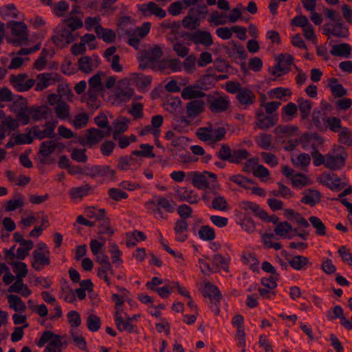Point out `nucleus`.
Wrapping results in <instances>:
<instances>
[{
  "mask_svg": "<svg viewBox=\"0 0 352 352\" xmlns=\"http://www.w3.org/2000/svg\"><path fill=\"white\" fill-rule=\"evenodd\" d=\"M144 205L155 218L161 219H167V214L173 213L175 210V204L171 199L161 195H154Z\"/></svg>",
  "mask_w": 352,
  "mask_h": 352,
  "instance_id": "nucleus-1",
  "label": "nucleus"
},
{
  "mask_svg": "<svg viewBox=\"0 0 352 352\" xmlns=\"http://www.w3.org/2000/svg\"><path fill=\"white\" fill-rule=\"evenodd\" d=\"M348 153L342 146H334L326 154L325 167L331 170L342 169L346 164Z\"/></svg>",
  "mask_w": 352,
  "mask_h": 352,
  "instance_id": "nucleus-2",
  "label": "nucleus"
},
{
  "mask_svg": "<svg viewBox=\"0 0 352 352\" xmlns=\"http://www.w3.org/2000/svg\"><path fill=\"white\" fill-rule=\"evenodd\" d=\"M62 336L56 334L51 331H45L41 335L37 345L42 347L45 343L49 342L45 349L44 352H61Z\"/></svg>",
  "mask_w": 352,
  "mask_h": 352,
  "instance_id": "nucleus-3",
  "label": "nucleus"
},
{
  "mask_svg": "<svg viewBox=\"0 0 352 352\" xmlns=\"http://www.w3.org/2000/svg\"><path fill=\"white\" fill-rule=\"evenodd\" d=\"M7 28H10L12 35L16 36V38L10 40V43L16 46H21L28 41V26L23 22L11 21L7 23Z\"/></svg>",
  "mask_w": 352,
  "mask_h": 352,
  "instance_id": "nucleus-4",
  "label": "nucleus"
},
{
  "mask_svg": "<svg viewBox=\"0 0 352 352\" xmlns=\"http://www.w3.org/2000/svg\"><path fill=\"white\" fill-rule=\"evenodd\" d=\"M207 104L208 109L213 113L226 112L230 106V101L228 96L207 95Z\"/></svg>",
  "mask_w": 352,
  "mask_h": 352,
  "instance_id": "nucleus-5",
  "label": "nucleus"
},
{
  "mask_svg": "<svg viewBox=\"0 0 352 352\" xmlns=\"http://www.w3.org/2000/svg\"><path fill=\"white\" fill-rule=\"evenodd\" d=\"M78 37V33L71 32L69 28L61 26L52 39L57 47L63 48L76 41Z\"/></svg>",
  "mask_w": 352,
  "mask_h": 352,
  "instance_id": "nucleus-6",
  "label": "nucleus"
},
{
  "mask_svg": "<svg viewBox=\"0 0 352 352\" xmlns=\"http://www.w3.org/2000/svg\"><path fill=\"white\" fill-rule=\"evenodd\" d=\"M202 294L205 298H209L212 304V309L214 314H219L220 309L219 304L222 298V295L218 287L210 283H207L202 290Z\"/></svg>",
  "mask_w": 352,
  "mask_h": 352,
  "instance_id": "nucleus-7",
  "label": "nucleus"
},
{
  "mask_svg": "<svg viewBox=\"0 0 352 352\" xmlns=\"http://www.w3.org/2000/svg\"><path fill=\"white\" fill-rule=\"evenodd\" d=\"M27 74H19L18 75H12L10 78V82L13 87L19 92H24L30 90L35 84V80L30 78Z\"/></svg>",
  "mask_w": 352,
  "mask_h": 352,
  "instance_id": "nucleus-8",
  "label": "nucleus"
},
{
  "mask_svg": "<svg viewBox=\"0 0 352 352\" xmlns=\"http://www.w3.org/2000/svg\"><path fill=\"white\" fill-rule=\"evenodd\" d=\"M299 142L304 149L311 148L313 151L318 150L323 144L324 139L317 133H306L300 138Z\"/></svg>",
  "mask_w": 352,
  "mask_h": 352,
  "instance_id": "nucleus-9",
  "label": "nucleus"
},
{
  "mask_svg": "<svg viewBox=\"0 0 352 352\" xmlns=\"http://www.w3.org/2000/svg\"><path fill=\"white\" fill-rule=\"evenodd\" d=\"M318 181L334 192H338L346 186V184L342 182L341 179L335 174L323 173L318 178Z\"/></svg>",
  "mask_w": 352,
  "mask_h": 352,
  "instance_id": "nucleus-10",
  "label": "nucleus"
},
{
  "mask_svg": "<svg viewBox=\"0 0 352 352\" xmlns=\"http://www.w3.org/2000/svg\"><path fill=\"white\" fill-rule=\"evenodd\" d=\"M60 146H63L61 143L56 140H50L43 142L39 146V151L38 152L40 164H45L49 163L47 160V157L52 154L56 148Z\"/></svg>",
  "mask_w": 352,
  "mask_h": 352,
  "instance_id": "nucleus-11",
  "label": "nucleus"
},
{
  "mask_svg": "<svg viewBox=\"0 0 352 352\" xmlns=\"http://www.w3.org/2000/svg\"><path fill=\"white\" fill-rule=\"evenodd\" d=\"M56 122H47L45 123L44 130H41L39 126L34 125L30 129V132L33 134L34 137L41 140L45 138H54L55 137L54 129L56 128Z\"/></svg>",
  "mask_w": 352,
  "mask_h": 352,
  "instance_id": "nucleus-12",
  "label": "nucleus"
},
{
  "mask_svg": "<svg viewBox=\"0 0 352 352\" xmlns=\"http://www.w3.org/2000/svg\"><path fill=\"white\" fill-rule=\"evenodd\" d=\"M138 8L139 12H140L144 16L155 15L160 19H163L166 15V11L153 1L138 5Z\"/></svg>",
  "mask_w": 352,
  "mask_h": 352,
  "instance_id": "nucleus-13",
  "label": "nucleus"
},
{
  "mask_svg": "<svg viewBox=\"0 0 352 352\" xmlns=\"http://www.w3.org/2000/svg\"><path fill=\"white\" fill-rule=\"evenodd\" d=\"M103 90V86L101 82V74L98 72L89 80V89L87 91L88 104L90 101L96 102L98 94Z\"/></svg>",
  "mask_w": 352,
  "mask_h": 352,
  "instance_id": "nucleus-14",
  "label": "nucleus"
},
{
  "mask_svg": "<svg viewBox=\"0 0 352 352\" xmlns=\"http://www.w3.org/2000/svg\"><path fill=\"white\" fill-rule=\"evenodd\" d=\"M129 82L127 79L120 80L115 89V96L121 101H129L133 96L134 91L129 87Z\"/></svg>",
  "mask_w": 352,
  "mask_h": 352,
  "instance_id": "nucleus-15",
  "label": "nucleus"
},
{
  "mask_svg": "<svg viewBox=\"0 0 352 352\" xmlns=\"http://www.w3.org/2000/svg\"><path fill=\"white\" fill-rule=\"evenodd\" d=\"M256 124L262 130H267L270 127L275 126L278 121V118L276 116H265L262 109L256 110Z\"/></svg>",
  "mask_w": 352,
  "mask_h": 352,
  "instance_id": "nucleus-16",
  "label": "nucleus"
},
{
  "mask_svg": "<svg viewBox=\"0 0 352 352\" xmlns=\"http://www.w3.org/2000/svg\"><path fill=\"white\" fill-rule=\"evenodd\" d=\"M115 323L118 330L120 332L126 331L129 333H137L135 326L131 324L132 318H129V316L126 314V320H124L121 316L120 310L115 311Z\"/></svg>",
  "mask_w": 352,
  "mask_h": 352,
  "instance_id": "nucleus-17",
  "label": "nucleus"
},
{
  "mask_svg": "<svg viewBox=\"0 0 352 352\" xmlns=\"http://www.w3.org/2000/svg\"><path fill=\"white\" fill-rule=\"evenodd\" d=\"M38 81L36 84L35 90L42 91L50 85L58 81L59 76L57 74L43 73L37 76Z\"/></svg>",
  "mask_w": 352,
  "mask_h": 352,
  "instance_id": "nucleus-18",
  "label": "nucleus"
},
{
  "mask_svg": "<svg viewBox=\"0 0 352 352\" xmlns=\"http://www.w3.org/2000/svg\"><path fill=\"white\" fill-rule=\"evenodd\" d=\"M87 140L89 146H92L102 141L106 137L110 136L111 133L109 131H104L103 130L97 128H90L86 131Z\"/></svg>",
  "mask_w": 352,
  "mask_h": 352,
  "instance_id": "nucleus-19",
  "label": "nucleus"
},
{
  "mask_svg": "<svg viewBox=\"0 0 352 352\" xmlns=\"http://www.w3.org/2000/svg\"><path fill=\"white\" fill-rule=\"evenodd\" d=\"M302 194L303 197L300 202L309 206L313 207L321 201V193L317 190L308 188L305 190Z\"/></svg>",
  "mask_w": 352,
  "mask_h": 352,
  "instance_id": "nucleus-20",
  "label": "nucleus"
},
{
  "mask_svg": "<svg viewBox=\"0 0 352 352\" xmlns=\"http://www.w3.org/2000/svg\"><path fill=\"white\" fill-rule=\"evenodd\" d=\"M192 42L195 45L201 44L206 47L213 45V39L211 34L208 31L197 30L193 32Z\"/></svg>",
  "mask_w": 352,
  "mask_h": 352,
  "instance_id": "nucleus-21",
  "label": "nucleus"
},
{
  "mask_svg": "<svg viewBox=\"0 0 352 352\" xmlns=\"http://www.w3.org/2000/svg\"><path fill=\"white\" fill-rule=\"evenodd\" d=\"M207 95L198 86L189 85L184 87L182 91V97L184 100H197Z\"/></svg>",
  "mask_w": 352,
  "mask_h": 352,
  "instance_id": "nucleus-22",
  "label": "nucleus"
},
{
  "mask_svg": "<svg viewBox=\"0 0 352 352\" xmlns=\"http://www.w3.org/2000/svg\"><path fill=\"white\" fill-rule=\"evenodd\" d=\"M32 256L33 260L31 265L37 271L41 270L43 265H49L50 264L49 255H47L45 253H42L38 250H35L33 251Z\"/></svg>",
  "mask_w": 352,
  "mask_h": 352,
  "instance_id": "nucleus-23",
  "label": "nucleus"
},
{
  "mask_svg": "<svg viewBox=\"0 0 352 352\" xmlns=\"http://www.w3.org/2000/svg\"><path fill=\"white\" fill-rule=\"evenodd\" d=\"M326 316L329 320H333L336 318L340 319V323L344 328H350L351 325L349 321L344 316L343 309L340 305H336L333 310H328Z\"/></svg>",
  "mask_w": 352,
  "mask_h": 352,
  "instance_id": "nucleus-24",
  "label": "nucleus"
},
{
  "mask_svg": "<svg viewBox=\"0 0 352 352\" xmlns=\"http://www.w3.org/2000/svg\"><path fill=\"white\" fill-rule=\"evenodd\" d=\"M287 262L295 270H305L312 264L309 262V258L301 255H296L290 258H287Z\"/></svg>",
  "mask_w": 352,
  "mask_h": 352,
  "instance_id": "nucleus-25",
  "label": "nucleus"
},
{
  "mask_svg": "<svg viewBox=\"0 0 352 352\" xmlns=\"http://www.w3.org/2000/svg\"><path fill=\"white\" fill-rule=\"evenodd\" d=\"M239 104L245 107L253 104L256 101V96L250 89L243 87L236 96Z\"/></svg>",
  "mask_w": 352,
  "mask_h": 352,
  "instance_id": "nucleus-26",
  "label": "nucleus"
},
{
  "mask_svg": "<svg viewBox=\"0 0 352 352\" xmlns=\"http://www.w3.org/2000/svg\"><path fill=\"white\" fill-rule=\"evenodd\" d=\"M204 107V101L201 100H192L186 104V114L188 117L194 118L203 112Z\"/></svg>",
  "mask_w": 352,
  "mask_h": 352,
  "instance_id": "nucleus-27",
  "label": "nucleus"
},
{
  "mask_svg": "<svg viewBox=\"0 0 352 352\" xmlns=\"http://www.w3.org/2000/svg\"><path fill=\"white\" fill-rule=\"evenodd\" d=\"M188 228V223L186 220L177 219L175 222L174 231L176 234V241L184 242L187 239L188 235L186 233Z\"/></svg>",
  "mask_w": 352,
  "mask_h": 352,
  "instance_id": "nucleus-28",
  "label": "nucleus"
},
{
  "mask_svg": "<svg viewBox=\"0 0 352 352\" xmlns=\"http://www.w3.org/2000/svg\"><path fill=\"white\" fill-rule=\"evenodd\" d=\"M226 53L230 57H233L234 54H237L239 58L245 60L247 58V53L245 50L244 47L234 41L229 43L228 47L226 48Z\"/></svg>",
  "mask_w": 352,
  "mask_h": 352,
  "instance_id": "nucleus-29",
  "label": "nucleus"
},
{
  "mask_svg": "<svg viewBox=\"0 0 352 352\" xmlns=\"http://www.w3.org/2000/svg\"><path fill=\"white\" fill-rule=\"evenodd\" d=\"M162 54V49L159 46L144 50L141 53V55L143 56V60H146L151 64L157 63L161 58Z\"/></svg>",
  "mask_w": 352,
  "mask_h": 352,
  "instance_id": "nucleus-30",
  "label": "nucleus"
},
{
  "mask_svg": "<svg viewBox=\"0 0 352 352\" xmlns=\"http://www.w3.org/2000/svg\"><path fill=\"white\" fill-rule=\"evenodd\" d=\"M328 117L325 116V113L317 109H315L312 113V120L313 122L315 124L316 127L322 131H325L327 130V125H326V119Z\"/></svg>",
  "mask_w": 352,
  "mask_h": 352,
  "instance_id": "nucleus-31",
  "label": "nucleus"
},
{
  "mask_svg": "<svg viewBox=\"0 0 352 352\" xmlns=\"http://www.w3.org/2000/svg\"><path fill=\"white\" fill-rule=\"evenodd\" d=\"M31 116L34 121L47 118V116L51 113L50 109L46 105L40 107L32 106L29 108Z\"/></svg>",
  "mask_w": 352,
  "mask_h": 352,
  "instance_id": "nucleus-32",
  "label": "nucleus"
},
{
  "mask_svg": "<svg viewBox=\"0 0 352 352\" xmlns=\"http://www.w3.org/2000/svg\"><path fill=\"white\" fill-rule=\"evenodd\" d=\"M352 48L348 43H341L338 45H332V49L330 51L331 55L334 56H340L349 58L351 55Z\"/></svg>",
  "mask_w": 352,
  "mask_h": 352,
  "instance_id": "nucleus-33",
  "label": "nucleus"
},
{
  "mask_svg": "<svg viewBox=\"0 0 352 352\" xmlns=\"http://www.w3.org/2000/svg\"><path fill=\"white\" fill-rule=\"evenodd\" d=\"M298 107L299 109L302 120H306L309 118L311 110L313 107V102L307 99L300 98L298 99Z\"/></svg>",
  "mask_w": 352,
  "mask_h": 352,
  "instance_id": "nucleus-34",
  "label": "nucleus"
},
{
  "mask_svg": "<svg viewBox=\"0 0 352 352\" xmlns=\"http://www.w3.org/2000/svg\"><path fill=\"white\" fill-rule=\"evenodd\" d=\"M177 195L179 201H186L190 204H195L199 200L198 195L192 190H188L185 188L183 191H177Z\"/></svg>",
  "mask_w": 352,
  "mask_h": 352,
  "instance_id": "nucleus-35",
  "label": "nucleus"
},
{
  "mask_svg": "<svg viewBox=\"0 0 352 352\" xmlns=\"http://www.w3.org/2000/svg\"><path fill=\"white\" fill-rule=\"evenodd\" d=\"M56 116L60 120H66L70 117V107L65 101H61L55 107Z\"/></svg>",
  "mask_w": 352,
  "mask_h": 352,
  "instance_id": "nucleus-36",
  "label": "nucleus"
},
{
  "mask_svg": "<svg viewBox=\"0 0 352 352\" xmlns=\"http://www.w3.org/2000/svg\"><path fill=\"white\" fill-rule=\"evenodd\" d=\"M243 209L245 210H250L254 214L261 219L266 217V212L263 210L258 205L251 201L243 202Z\"/></svg>",
  "mask_w": 352,
  "mask_h": 352,
  "instance_id": "nucleus-37",
  "label": "nucleus"
},
{
  "mask_svg": "<svg viewBox=\"0 0 352 352\" xmlns=\"http://www.w3.org/2000/svg\"><path fill=\"white\" fill-rule=\"evenodd\" d=\"M192 182L193 186L198 189L203 190L209 188L208 179L204 174H201L197 172H194Z\"/></svg>",
  "mask_w": 352,
  "mask_h": 352,
  "instance_id": "nucleus-38",
  "label": "nucleus"
},
{
  "mask_svg": "<svg viewBox=\"0 0 352 352\" xmlns=\"http://www.w3.org/2000/svg\"><path fill=\"white\" fill-rule=\"evenodd\" d=\"M85 212L87 217L90 219L94 218L98 221H102L107 217L105 209H97L94 206L86 208Z\"/></svg>",
  "mask_w": 352,
  "mask_h": 352,
  "instance_id": "nucleus-39",
  "label": "nucleus"
},
{
  "mask_svg": "<svg viewBox=\"0 0 352 352\" xmlns=\"http://www.w3.org/2000/svg\"><path fill=\"white\" fill-rule=\"evenodd\" d=\"M212 265L217 271L223 270L226 272L229 271L228 261L221 254H216L213 256Z\"/></svg>",
  "mask_w": 352,
  "mask_h": 352,
  "instance_id": "nucleus-40",
  "label": "nucleus"
},
{
  "mask_svg": "<svg viewBox=\"0 0 352 352\" xmlns=\"http://www.w3.org/2000/svg\"><path fill=\"white\" fill-rule=\"evenodd\" d=\"M10 307L15 311H24L26 309L25 303L17 295L10 294L8 296Z\"/></svg>",
  "mask_w": 352,
  "mask_h": 352,
  "instance_id": "nucleus-41",
  "label": "nucleus"
},
{
  "mask_svg": "<svg viewBox=\"0 0 352 352\" xmlns=\"http://www.w3.org/2000/svg\"><path fill=\"white\" fill-rule=\"evenodd\" d=\"M257 145L265 150H270L272 148V136L270 134L261 133L255 138Z\"/></svg>",
  "mask_w": 352,
  "mask_h": 352,
  "instance_id": "nucleus-42",
  "label": "nucleus"
},
{
  "mask_svg": "<svg viewBox=\"0 0 352 352\" xmlns=\"http://www.w3.org/2000/svg\"><path fill=\"white\" fill-rule=\"evenodd\" d=\"M311 226L316 229V234L319 236L326 235V226L320 218L316 216H311L309 218Z\"/></svg>",
  "mask_w": 352,
  "mask_h": 352,
  "instance_id": "nucleus-43",
  "label": "nucleus"
},
{
  "mask_svg": "<svg viewBox=\"0 0 352 352\" xmlns=\"http://www.w3.org/2000/svg\"><path fill=\"white\" fill-rule=\"evenodd\" d=\"M291 182L293 186L298 188H302L311 184L309 178L300 173H296V175L292 177Z\"/></svg>",
  "mask_w": 352,
  "mask_h": 352,
  "instance_id": "nucleus-44",
  "label": "nucleus"
},
{
  "mask_svg": "<svg viewBox=\"0 0 352 352\" xmlns=\"http://www.w3.org/2000/svg\"><path fill=\"white\" fill-rule=\"evenodd\" d=\"M95 124L101 129H104V131H109V133H111L112 128L109 125V122L107 116L100 112L98 116L94 118Z\"/></svg>",
  "mask_w": 352,
  "mask_h": 352,
  "instance_id": "nucleus-45",
  "label": "nucleus"
},
{
  "mask_svg": "<svg viewBox=\"0 0 352 352\" xmlns=\"http://www.w3.org/2000/svg\"><path fill=\"white\" fill-rule=\"evenodd\" d=\"M211 207L217 210L227 211L228 210V204L224 197L218 195L214 196L212 201Z\"/></svg>",
  "mask_w": 352,
  "mask_h": 352,
  "instance_id": "nucleus-46",
  "label": "nucleus"
},
{
  "mask_svg": "<svg viewBox=\"0 0 352 352\" xmlns=\"http://www.w3.org/2000/svg\"><path fill=\"white\" fill-rule=\"evenodd\" d=\"M250 155L249 152L245 149H234L232 151L230 162L239 164L242 160H247Z\"/></svg>",
  "mask_w": 352,
  "mask_h": 352,
  "instance_id": "nucleus-47",
  "label": "nucleus"
},
{
  "mask_svg": "<svg viewBox=\"0 0 352 352\" xmlns=\"http://www.w3.org/2000/svg\"><path fill=\"white\" fill-rule=\"evenodd\" d=\"M10 265L13 266V271L16 274L17 278L23 279L28 274V267L23 262H10Z\"/></svg>",
  "mask_w": 352,
  "mask_h": 352,
  "instance_id": "nucleus-48",
  "label": "nucleus"
},
{
  "mask_svg": "<svg viewBox=\"0 0 352 352\" xmlns=\"http://www.w3.org/2000/svg\"><path fill=\"white\" fill-rule=\"evenodd\" d=\"M89 116L87 113H80L74 116L73 120L71 121L72 125L77 129L85 127L89 121Z\"/></svg>",
  "mask_w": 352,
  "mask_h": 352,
  "instance_id": "nucleus-49",
  "label": "nucleus"
},
{
  "mask_svg": "<svg viewBox=\"0 0 352 352\" xmlns=\"http://www.w3.org/2000/svg\"><path fill=\"white\" fill-rule=\"evenodd\" d=\"M136 159L132 155H125L118 159V168L122 170H126L129 168L130 166H133L136 164Z\"/></svg>",
  "mask_w": 352,
  "mask_h": 352,
  "instance_id": "nucleus-50",
  "label": "nucleus"
},
{
  "mask_svg": "<svg viewBox=\"0 0 352 352\" xmlns=\"http://www.w3.org/2000/svg\"><path fill=\"white\" fill-rule=\"evenodd\" d=\"M91 189V186L88 184L81 186L76 188H73L69 190V195L72 198H82L88 195L89 191Z\"/></svg>",
  "mask_w": 352,
  "mask_h": 352,
  "instance_id": "nucleus-51",
  "label": "nucleus"
},
{
  "mask_svg": "<svg viewBox=\"0 0 352 352\" xmlns=\"http://www.w3.org/2000/svg\"><path fill=\"white\" fill-rule=\"evenodd\" d=\"M134 83L139 89H144L151 84L152 77L142 74H135L133 79Z\"/></svg>",
  "mask_w": 352,
  "mask_h": 352,
  "instance_id": "nucleus-52",
  "label": "nucleus"
},
{
  "mask_svg": "<svg viewBox=\"0 0 352 352\" xmlns=\"http://www.w3.org/2000/svg\"><path fill=\"white\" fill-rule=\"evenodd\" d=\"M327 129L334 133L340 132L344 127L342 126L341 120L337 117L330 116L326 119Z\"/></svg>",
  "mask_w": 352,
  "mask_h": 352,
  "instance_id": "nucleus-53",
  "label": "nucleus"
},
{
  "mask_svg": "<svg viewBox=\"0 0 352 352\" xmlns=\"http://www.w3.org/2000/svg\"><path fill=\"white\" fill-rule=\"evenodd\" d=\"M177 37L175 36L173 39H171L173 43V50L178 56L182 58L186 57L189 52V49L184 46L182 43L176 41Z\"/></svg>",
  "mask_w": 352,
  "mask_h": 352,
  "instance_id": "nucleus-54",
  "label": "nucleus"
},
{
  "mask_svg": "<svg viewBox=\"0 0 352 352\" xmlns=\"http://www.w3.org/2000/svg\"><path fill=\"white\" fill-rule=\"evenodd\" d=\"M198 234L200 239L204 241H212L215 238L214 230L208 226H201Z\"/></svg>",
  "mask_w": 352,
  "mask_h": 352,
  "instance_id": "nucleus-55",
  "label": "nucleus"
},
{
  "mask_svg": "<svg viewBox=\"0 0 352 352\" xmlns=\"http://www.w3.org/2000/svg\"><path fill=\"white\" fill-rule=\"evenodd\" d=\"M338 141L342 144L352 146V132L349 129L344 127L338 134Z\"/></svg>",
  "mask_w": 352,
  "mask_h": 352,
  "instance_id": "nucleus-56",
  "label": "nucleus"
},
{
  "mask_svg": "<svg viewBox=\"0 0 352 352\" xmlns=\"http://www.w3.org/2000/svg\"><path fill=\"white\" fill-rule=\"evenodd\" d=\"M87 325L89 331H97L100 328V318L96 314H91L87 318Z\"/></svg>",
  "mask_w": 352,
  "mask_h": 352,
  "instance_id": "nucleus-57",
  "label": "nucleus"
},
{
  "mask_svg": "<svg viewBox=\"0 0 352 352\" xmlns=\"http://www.w3.org/2000/svg\"><path fill=\"white\" fill-rule=\"evenodd\" d=\"M67 25H63L65 28H68L71 30V32H74L75 30L81 28L83 26L82 21L76 16H72L69 19L64 20Z\"/></svg>",
  "mask_w": 352,
  "mask_h": 352,
  "instance_id": "nucleus-58",
  "label": "nucleus"
},
{
  "mask_svg": "<svg viewBox=\"0 0 352 352\" xmlns=\"http://www.w3.org/2000/svg\"><path fill=\"white\" fill-rule=\"evenodd\" d=\"M86 149L85 148H74L71 153V157L73 160L80 162V163H85L88 160V157L86 155Z\"/></svg>",
  "mask_w": 352,
  "mask_h": 352,
  "instance_id": "nucleus-59",
  "label": "nucleus"
},
{
  "mask_svg": "<svg viewBox=\"0 0 352 352\" xmlns=\"http://www.w3.org/2000/svg\"><path fill=\"white\" fill-rule=\"evenodd\" d=\"M232 151L227 144H221V146L216 155L222 161H228L230 162Z\"/></svg>",
  "mask_w": 352,
  "mask_h": 352,
  "instance_id": "nucleus-60",
  "label": "nucleus"
},
{
  "mask_svg": "<svg viewBox=\"0 0 352 352\" xmlns=\"http://www.w3.org/2000/svg\"><path fill=\"white\" fill-rule=\"evenodd\" d=\"M146 236L141 231L135 230L126 241V245L128 247H133L136 245L137 243L140 241H145Z\"/></svg>",
  "mask_w": 352,
  "mask_h": 352,
  "instance_id": "nucleus-61",
  "label": "nucleus"
},
{
  "mask_svg": "<svg viewBox=\"0 0 352 352\" xmlns=\"http://www.w3.org/2000/svg\"><path fill=\"white\" fill-rule=\"evenodd\" d=\"M101 221L102 223L98 225V234L100 235L107 234L109 236H112L114 234V230L110 226V219L106 217Z\"/></svg>",
  "mask_w": 352,
  "mask_h": 352,
  "instance_id": "nucleus-62",
  "label": "nucleus"
},
{
  "mask_svg": "<svg viewBox=\"0 0 352 352\" xmlns=\"http://www.w3.org/2000/svg\"><path fill=\"white\" fill-rule=\"evenodd\" d=\"M98 177H105L113 179L116 175V171L111 169L109 166L97 165Z\"/></svg>",
  "mask_w": 352,
  "mask_h": 352,
  "instance_id": "nucleus-63",
  "label": "nucleus"
},
{
  "mask_svg": "<svg viewBox=\"0 0 352 352\" xmlns=\"http://www.w3.org/2000/svg\"><path fill=\"white\" fill-rule=\"evenodd\" d=\"M130 120L126 117L120 116L118 117L113 122V124L116 130H119L120 132L124 133L128 130V124Z\"/></svg>",
  "mask_w": 352,
  "mask_h": 352,
  "instance_id": "nucleus-64",
  "label": "nucleus"
}]
</instances>
